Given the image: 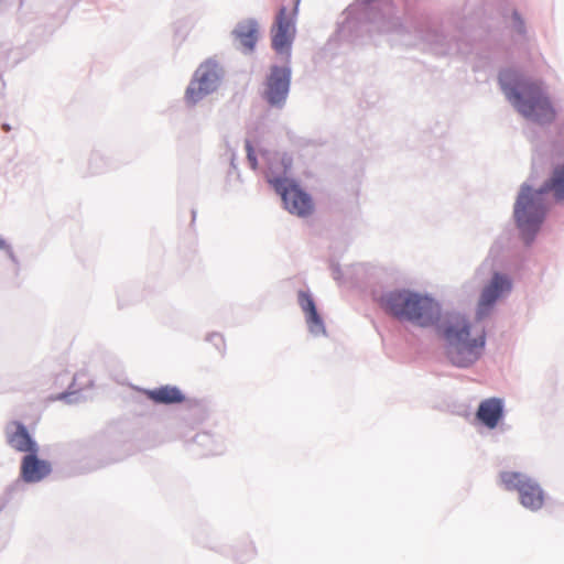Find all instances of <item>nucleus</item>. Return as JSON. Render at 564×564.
I'll use <instances>...</instances> for the list:
<instances>
[{"instance_id":"nucleus-1","label":"nucleus","mask_w":564,"mask_h":564,"mask_svg":"<svg viewBox=\"0 0 564 564\" xmlns=\"http://www.w3.org/2000/svg\"><path fill=\"white\" fill-rule=\"evenodd\" d=\"M550 194L555 202H564V163L553 167L540 189L523 185L514 205V218L523 238L529 242L538 232L545 215L543 195Z\"/></svg>"},{"instance_id":"nucleus-2","label":"nucleus","mask_w":564,"mask_h":564,"mask_svg":"<svg viewBox=\"0 0 564 564\" xmlns=\"http://www.w3.org/2000/svg\"><path fill=\"white\" fill-rule=\"evenodd\" d=\"M446 354L451 362L467 367L475 362L485 347V329L468 322L462 315H451L442 327Z\"/></svg>"},{"instance_id":"nucleus-3","label":"nucleus","mask_w":564,"mask_h":564,"mask_svg":"<svg viewBox=\"0 0 564 564\" xmlns=\"http://www.w3.org/2000/svg\"><path fill=\"white\" fill-rule=\"evenodd\" d=\"M383 307L395 318L420 326L433 324L440 314L438 305L430 297L410 291H395L382 299Z\"/></svg>"},{"instance_id":"nucleus-4","label":"nucleus","mask_w":564,"mask_h":564,"mask_svg":"<svg viewBox=\"0 0 564 564\" xmlns=\"http://www.w3.org/2000/svg\"><path fill=\"white\" fill-rule=\"evenodd\" d=\"M502 88L523 117L540 123L551 122L555 118V111L540 83H519L514 88L502 84Z\"/></svg>"},{"instance_id":"nucleus-5","label":"nucleus","mask_w":564,"mask_h":564,"mask_svg":"<svg viewBox=\"0 0 564 564\" xmlns=\"http://www.w3.org/2000/svg\"><path fill=\"white\" fill-rule=\"evenodd\" d=\"M268 182L281 196L284 208L297 217H308L314 212L312 197L286 176L268 175Z\"/></svg>"},{"instance_id":"nucleus-6","label":"nucleus","mask_w":564,"mask_h":564,"mask_svg":"<svg viewBox=\"0 0 564 564\" xmlns=\"http://www.w3.org/2000/svg\"><path fill=\"white\" fill-rule=\"evenodd\" d=\"M499 478L506 490L518 491L520 503L524 508L536 511L543 507L544 491L529 476L518 471H502Z\"/></svg>"},{"instance_id":"nucleus-7","label":"nucleus","mask_w":564,"mask_h":564,"mask_svg":"<svg viewBox=\"0 0 564 564\" xmlns=\"http://www.w3.org/2000/svg\"><path fill=\"white\" fill-rule=\"evenodd\" d=\"M300 0H295L294 7L288 9L281 7L271 29L272 47L278 53H290L291 45L295 37V18Z\"/></svg>"},{"instance_id":"nucleus-8","label":"nucleus","mask_w":564,"mask_h":564,"mask_svg":"<svg viewBox=\"0 0 564 564\" xmlns=\"http://www.w3.org/2000/svg\"><path fill=\"white\" fill-rule=\"evenodd\" d=\"M218 76L215 68L210 65H202L196 74L195 79L191 83L186 90V100L195 104L204 96L215 89Z\"/></svg>"},{"instance_id":"nucleus-9","label":"nucleus","mask_w":564,"mask_h":564,"mask_svg":"<svg viewBox=\"0 0 564 564\" xmlns=\"http://www.w3.org/2000/svg\"><path fill=\"white\" fill-rule=\"evenodd\" d=\"M290 86V70L288 68L273 67L268 77L264 97L272 106H281L288 96Z\"/></svg>"},{"instance_id":"nucleus-10","label":"nucleus","mask_w":564,"mask_h":564,"mask_svg":"<svg viewBox=\"0 0 564 564\" xmlns=\"http://www.w3.org/2000/svg\"><path fill=\"white\" fill-rule=\"evenodd\" d=\"M511 283L507 276L496 273L491 282L485 286L481 292L477 314L484 317L490 311L491 306L503 293L509 292Z\"/></svg>"},{"instance_id":"nucleus-11","label":"nucleus","mask_w":564,"mask_h":564,"mask_svg":"<svg viewBox=\"0 0 564 564\" xmlns=\"http://www.w3.org/2000/svg\"><path fill=\"white\" fill-rule=\"evenodd\" d=\"M51 464L40 459L36 453L26 454L21 463V477L25 482H37L51 473Z\"/></svg>"},{"instance_id":"nucleus-12","label":"nucleus","mask_w":564,"mask_h":564,"mask_svg":"<svg viewBox=\"0 0 564 564\" xmlns=\"http://www.w3.org/2000/svg\"><path fill=\"white\" fill-rule=\"evenodd\" d=\"M297 297L310 332L314 335H324L326 333L325 325L311 294L300 291Z\"/></svg>"},{"instance_id":"nucleus-13","label":"nucleus","mask_w":564,"mask_h":564,"mask_svg":"<svg viewBox=\"0 0 564 564\" xmlns=\"http://www.w3.org/2000/svg\"><path fill=\"white\" fill-rule=\"evenodd\" d=\"M235 40L245 52H252L259 37V25L253 19L240 21L232 31Z\"/></svg>"},{"instance_id":"nucleus-14","label":"nucleus","mask_w":564,"mask_h":564,"mask_svg":"<svg viewBox=\"0 0 564 564\" xmlns=\"http://www.w3.org/2000/svg\"><path fill=\"white\" fill-rule=\"evenodd\" d=\"M503 415L502 401L498 398H489L480 402L476 416L488 429L497 427Z\"/></svg>"},{"instance_id":"nucleus-15","label":"nucleus","mask_w":564,"mask_h":564,"mask_svg":"<svg viewBox=\"0 0 564 564\" xmlns=\"http://www.w3.org/2000/svg\"><path fill=\"white\" fill-rule=\"evenodd\" d=\"M13 432H7L8 443L18 452L36 453V443L31 438L26 427L20 422H12Z\"/></svg>"},{"instance_id":"nucleus-16","label":"nucleus","mask_w":564,"mask_h":564,"mask_svg":"<svg viewBox=\"0 0 564 564\" xmlns=\"http://www.w3.org/2000/svg\"><path fill=\"white\" fill-rule=\"evenodd\" d=\"M149 399L154 401L155 403H181L184 401V395L182 392L175 387H160L154 390H150L147 392Z\"/></svg>"},{"instance_id":"nucleus-17","label":"nucleus","mask_w":564,"mask_h":564,"mask_svg":"<svg viewBox=\"0 0 564 564\" xmlns=\"http://www.w3.org/2000/svg\"><path fill=\"white\" fill-rule=\"evenodd\" d=\"M246 151H247L248 162H249L251 169L256 170L258 167V162H257V158L254 154V150H253L250 141L246 142Z\"/></svg>"},{"instance_id":"nucleus-18","label":"nucleus","mask_w":564,"mask_h":564,"mask_svg":"<svg viewBox=\"0 0 564 564\" xmlns=\"http://www.w3.org/2000/svg\"><path fill=\"white\" fill-rule=\"evenodd\" d=\"M0 250H4L7 254L13 260L17 261L12 248L7 243L4 239L0 237Z\"/></svg>"},{"instance_id":"nucleus-19","label":"nucleus","mask_w":564,"mask_h":564,"mask_svg":"<svg viewBox=\"0 0 564 564\" xmlns=\"http://www.w3.org/2000/svg\"><path fill=\"white\" fill-rule=\"evenodd\" d=\"M513 19H514V21L517 23L518 31L521 32L522 28H523V22L521 21L520 17L518 15L517 12L513 13Z\"/></svg>"},{"instance_id":"nucleus-20","label":"nucleus","mask_w":564,"mask_h":564,"mask_svg":"<svg viewBox=\"0 0 564 564\" xmlns=\"http://www.w3.org/2000/svg\"><path fill=\"white\" fill-rule=\"evenodd\" d=\"M282 164L284 166V170H289L291 167V164H292V160L290 158H283L282 159Z\"/></svg>"},{"instance_id":"nucleus-21","label":"nucleus","mask_w":564,"mask_h":564,"mask_svg":"<svg viewBox=\"0 0 564 564\" xmlns=\"http://www.w3.org/2000/svg\"><path fill=\"white\" fill-rule=\"evenodd\" d=\"M3 128H4L6 131L10 130V128L8 126H3Z\"/></svg>"},{"instance_id":"nucleus-22","label":"nucleus","mask_w":564,"mask_h":564,"mask_svg":"<svg viewBox=\"0 0 564 564\" xmlns=\"http://www.w3.org/2000/svg\"><path fill=\"white\" fill-rule=\"evenodd\" d=\"M11 427H13V426H12V424H11L10 426H8V432H11V431H10V430H11Z\"/></svg>"}]
</instances>
